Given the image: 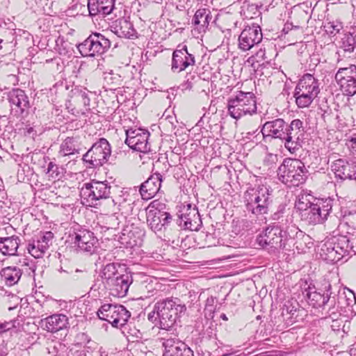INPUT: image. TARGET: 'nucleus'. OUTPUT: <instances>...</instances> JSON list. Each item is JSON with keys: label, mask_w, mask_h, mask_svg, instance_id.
<instances>
[{"label": "nucleus", "mask_w": 356, "mask_h": 356, "mask_svg": "<svg viewBox=\"0 0 356 356\" xmlns=\"http://www.w3.org/2000/svg\"><path fill=\"white\" fill-rule=\"evenodd\" d=\"M348 225L341 222L335 234L318 246L317 253L327 263H337L346 256L356 254V236L348 231Z\"/></svg>", "instance_id": "1"}, {"label": "nucleus", "mask_w": 356, "mask_h": 356, "mask_svg": "<svg viewBox=\"0 0 356 356\" xmlns=\"http://www.w3.org/2000/svg\"><path fill=\"white\" fill-rule=\"evenodd\" d=\"M186 311V306L180 299L171 297L158 301L154 305L153 313L156 314L159 327L168 330Z\"/></svg>", "instance_id": "2"}, {"label": "nucleus", "mask_w": 356, "mask_h": 356, "mask_svg": "<svg viewBox=\"0 0 356 356\" xmlns=\"http://www.w3.org/2000/svg\"><path fill=\"white\" fill-rule=\"evenodd\" d=\"M288 226L286 227L281 225L272 224L269 225L264 231L260 234L257 241L259 245L269 252H278L280 250H286L288 239Z\"/></svg>", "instance_id": "3"}, {"label": "nucleus", "mask_w": 356, "mask_h": 356, "mask_svg": "<svg viewBox=\"0 0 356 356\" xmlns=\"http://www.w3.org/2000/svg\"><path fill=\"white\" fill-rule=\"evenodd\" d=\"M307 173L305 164L299 159H286L277 169L279 180L289 186L303 184Z\"/></svg>", "instance_id": "4"}, {"label": "nucleus", "mask_w": 356, "mask_h": 356, "mask_svg": "<svg viewBox=\"0 0 356 356\" xmlns=\"http://www.w3.org/2000/svg\"><path fill=\"white\" fill-rule=\"evenodd\" d=\"M227 111L229 115L234 119L257 113L256 97L252 92L239 91L227 101Z\"/></svg>", "instance_id": "5"}, {"label": "nucleus", "mask_w": 356, "mask_h": 356, "mask_svg": "<svg viewBox=\"0 0 356 356\" xmlns=\"http://www.w3.org/2000/svg\"><path fill=\"white\" fill-rule=\"evenodd\" d=\"M146 216L147 225L156 234L165 230L172 221L165 204L159 200L150 202L146 209Z\"/></svg>", "instance_id": "6"}, {"label": "nucleus", "mask_w": 356, "mask_h": 356, "mask_svg": "<svg viewBox=\"0 0 356 356\" xmlns=\"http://www.w3.org/2000/svg\"><path fill=\"white\" fill-rule=\"evenodd\" d=\"M110 193L111 186L106 181L92 180L83 185L80 196L83 204L92 207L97 205L100 200L108 199Z\"/></svg>", "instance_id": "7"}, {"label": "nucleus", "mask_w": 356, "mask_h": 356, "mask_svg": "<svg viewBox=\"0 0 356 356\" xmlns=\"http://www.w3.org/2000/svg\"><path fill=\"white\" fill-rule=\"evenodd\" d=\"M111 154V149L108 141L100 138L83 154V161L88 164V168H97L106 163Z\"/></svg>", "instance_id": "8"}, {"label": "nucleus", "mask_w": 356, "mask_h": 356, "mask_svg": "<svg viewBox=\"0 0 356 356\" xmlns=\"http://www.w3.org/2000/svg\"><path fill=\"white\" fill-rule=\"evenodd\" d=\"M99 319L111 323L113 327L120 328L128 322L131 313L123 305L104 304L98 309Z\"/></svg>", "instance_id": "9"}, {"label": "nucleus", "mask_w": 356, "mask_h": 356, "mask_svg": "<svg viewBox=\"0 0 356 356\" xmlns=\"http://www.w3.org/2000/svg\"><path fill=\"white\" fill-rule=\"evenodd\" d=\"M111 47V41L99 33L90 34L77 48L82 56H95L102 54Z\"/></svg>", "instance_id": "10"}, {"label": "nucleus", "mask_w": 356, "mask_h": 356, "mask_svg": "<svg viewBox=\"0 0 356 356\" xmlns=\"http://www.w3.org/2000/svg\"><path fill=\"white\" fill-rule=\"evenodd\" d=\"M285 127V136L283 140L284 146L291 153H295L301 147L303 140L305 135L303 122L299 119H295L290 124L286 123Z\"/></svg>", "instance_id": "11"}, {"label": "nucleus", "mask_w": 356, "mask_h": 356, "mask_svg": "<svg viewBox=\"0 0 356 356\" xmlns=\"http://www.w3.org/2000/svg\"><path fill=\"white\" fill-rule=\"evenodd\" d=\"M10 113L19 118H24L30 108L29 99L25 92L19 88H14L8 94Z\"/></svg>", "instance_id": "12"}, {"label": "nucleus", "mask_w": 356, "mask_h": 356, "mask_svg": "<svg viewBox=\"0 0 356 356\" xmlns=\"http://www.w3.org/2000/svg\"><path fill=\"white\" fill-rule=\"evenodd\" d=\"M149 136V133L147 130L130 128L126 130L125 143L135 151L147 153L151 149Z\"/></svg>", "instance_id": "13"}, {"label": "nucleus", "mask_w": 356, "mask_h": 356, "mask_svg": "<svg viewBox=\"0 0 356 356\" xmlns=\"http://www.w3.org/2000/svg\"><path fill=\"white\" fill-rule=\"evenodd\" d=\"M179 225L181 228L191 231H197L202 226V220L196 207L191 204L184 205L178 213Z\"/></svg>", "instance_id": "14"}, {"label": "nucleus", "mask_w": 356, "mask_h": 356, "mask_svg": "<svg viewBox=\"0 0 356 356\" xmlns=\"http://www.w3.org/2000/svg\"><path fill=\"white\" fill-rule=\"evenodd\" d=\"M287 234L288 239L291 241L290 244L287 242L286 250L288 251L293 250L296 248L298 251L304 252L312 244L310 236L294 225H288Z\"/></svg>", "instance_id": "15"}, {"label": "nucleus", "mask_w": 356, "mask_h": 356, "mask_svg": "<svg viewBox=\"0 0 356 356\" xmlns=\"http://www.w3.org/2000/svg\"><path fill=\"white\" fill-rule=\"evenodd\" d=\"M262 33L259 26L253 24L246 26L238 37V48L242 51H248L262 40Z\"/></svg>", "instance_id": "16"}, {"label": "nucleus", "mask_w": 356, "mask_h": 356, "mask_svg": "<svg viewBox=\"0 0 356 356\" xmlns=\"http://www.w3.org/2000/svg\"><path fill=\"white\" fill-rule=\"evenodd\" d=\"M195 64V56L188 51L187 47L183 46L181 49H177L173 51L171 70L174 73H179Z\"/></svg>", "instance_id": "17"}, {"label": "nucleus", "mask_w": 356, "mask_h": 356, "mask_svg": "<svg viewBox=\"0 0 356 356\" xmlns=\"http://www.w3.org/2000/svg\"><path fill=\"white\" fill-rule=\"evenodd\" d=\"M133 282L131 273L119 274L115 279L110 280L104 288L110 291V294L118 298L124 297L129 291L130 285Z\"/></svg>", "instance_id": "18"}, {"label": "nucleus", "mask_w": 356, "mask_h": 356, "mask_svg": "<svg viewBox=\"0 0 356 356\" xmlns=\"http://www.w3.org/2000/svg\"><path fill=\"white\" fill-rule=\"evenodd\" d=\"M54 236L51 232H45L37 239L30 241L27 246L29 253L35 258L42 257L52 244Z\"/></svg>", "instance_id": "19"}, {"label": "nucleus", "mask_w": 356, "mask_h": 356, "mask_svg": "<svg viewBox=\"0 0 356 356\" xmlns=\"http://www.w3.org/2000/svg\"><path fill=\"white\" fill-rule=\"evenodd\" d=\"M335 177L342 180H355L356 182V163L344 159L334 161L331 165Z\"/></svg>", "instance_id": "20"}, {"label": "nucleus", "mask_w": 356, "mask_h": 356, "mask_svg": "<svg viewBox=\"0 0 356 356\" xmlns=\"http://www.w3.org/2000/svg\"><path fill=\"white\" fill-rule=\"evenodd\" d=\"M165 348L163 356H194L193 351L183 341L177 338L163 339Z\"/></svg>", "instance_id": "21"}, {"label": "nucleus", "mask_w": 356, "mask_h": 356, "mask_svg": "<svg viewBox=\"0 0 356 356\" xmlns=\"http://www.w3.org/2000/svg\"><path fill=\"white\" fill-rule=\"evenodd\" d=\"M286 122L282 118L266 122L261 130L265 140L280 139L283 142L284 138V131L286 130Z\"/></svg>", "instance_id": "22"}, {"label": "nucleus", "mask_w": 356, "mask_h": 356, "mask_svg": "<svg viewBox=\"0 0 356 356\" xmlns=\"http://www.w3.org/2000/svg\"><path fill=\"white\" fill-rule=\"evenodd\" d=\"M68 324V318L63 314H54L40 321V327L51 333H56L67 328Z\"/></svg>", "instance_id": "23"}, {"label": "nucleus", "mask_w": 356, "mask_h": 356, "mask_svg": "<svg viewBox=\"0 0 356 356\" xmlns=\"http://www.w3.org/2000/svg\"><path fill=\"white\" fill-rule=\"evenodd\" d=\"M162 176L159 173L152 175L140 188V193L143 200H149L159 191L161 186Z\"/></svg>", "instance_id": "24"}, {"label": "nucleus", "mask_w": 356, "mask_h": 356, "mask_svg": "<svg viewBox=\"0 0 356 356\" xmlns=\"http://www.w3.org/2000/svg\"><path fill=\"white\" fill-rule=\"evenodd\" d=\"M308 304L314 308L323 307L330 300V295L323 291H317L314 286H308L302 291Z\"/></svg>", "instance_id": "25"}, {"label": "nucleus", "mask_w": 356, "mask_h": 356, "mask_svg": "<svg viewBox=\"0 0 356 356\" xmlns=\"http://www.w3.org/2000/svg\"><path fill=\"white\" fill-rule=\"evenodd\" d=\"M118 267L119 266L115 263H109L104 266L99 272L101 281L97 280L90 289L96 291L101 289L102 286L104 288L110 283V280H113L120 274Z\"/></svg>", "instance_id": "26"}, {"label": "nucleus", "mask_w": 356, "mask_h": 356, "mask_svg": "<svg viewBox=\"0 0 356 356\" xmlns=\"http://www.w3.org/2000/svg\"><path fill=\"white\" fill-rule=\"evenodd\" d=\"M73 243L81 251L91 252L93 250L96 239L92 232L86 229L80 230L75 233Z\"/></svg>", "instance_id": "27"}, {"label": "nucleus", "mask_w": 356, "mask_h": 356, "mask_svg": "<svg viewBox=\"0 0 356 356\" xmlns=\"http://www.w3.org/2000/svg\"><path fill=\"white\" fill-rule=\"evenodd\" d=\"M266 187L265 185H258L255 187H250L245 191L243 194V200L248 212L252 214L254 207H256L259 201L261 195H264Z\"/></svg>", "instance_id": "28"}, {"label": "nucleus", "mask_w": 356, "mask_h": 356, "mask_svg": "<svg viewBox=\"0 0 356 356\" xmlns=\"http://www.w3.org/2000/svg\"><path fill=\"white\" fill-rule=\"evenodd\" d=\"M115 0H88V8L91 16L110 14L114 8Z\"/></svg>", "instance_id": "29"}, {"label": "nucleus", "mask_w": 356, "mask_h": 356, "mask_svg": "<svg viewBox=\"0 0 356 356\" xmlns=\"http://www.w3.org/2000/svg\"><path fill=\"white\" fill-rule=\"evenodd\" d=\"M81 150V145L78 138L67 137L60 144L58 156L59 158L70 157L71 156L79 154Z\"/></svg>", "instance_id": "30"}, {"label": "nucleus", "mask_w": 356, "mask_h": 356, "mask_svg": "<svg viewBox=\"0 0 356 356\" xmlns=\"http://www.w3.org/2000/svg\"><path fill=\"white\" fill-rule=\"evenodd\" d=\"M211 19L212 15L209 10L198 9L193 16L192 24L198 33H205Z\"/></svg>", "instance_id": "31"}, {"label": "nucleus", "mask_w": 356, "mask_h": 356, "mask_svg": "<svg viewBox=\"0 0 356 356\" xmlns=\"http://www.w3.org/2000/svg\"><path fill=\"white\" fill-rule=\"evenodd\" d=\"M21 240L19 236L13 235L0 238V252L6 256L17 255Z\"/></svg>", "instance_id": "32"}, {"label": "nucleus", "mask_w": 356, "mask_h": 356, "mask_svg": "<svg viewBox=\"0 0 356 356\" xmlns=\"http://www.w3.org/2000/svg\"><path fill=\"white\" fill-rule=\"evenodd\" d=\"M273 202L272 199V191L270 190L269 187L266 186L264 195H261L259 201L257 204L256 207H254V212L252 215L256 217L267 214L269 211V207Z\"/></svg>", "instance_id": "33"}, {"label": "nucleus", "mask_w": 356, "mask_h": 356, "mask_svg": "<svg viewBox=\"0 0 356 356\" xmlns=\"http://www.w3.org/2000/svg\"><path fill=\"white\" fill-rule=\"evenodd\" d=\"M300 90L316 96L320 92L319 83L318 80L312 74H305L298 81L297 86Z\"/></svg>", "instance_id": "34"}, {"label": "nucleus", "mask_w": 356, "mask_h": 356, "mask_svg": "<svg viewBox=\"0 0 356 356\" xmlns=\"http://www.w3.org/2000/svg\"><path fill=\"white\" fill-rule=\"evenodd\" d=\"M333 206V200L330 198L317 199L314 200V210L319 216V224L323 223L330 215Z\"/></svg>", "instance_id": "35"}, {"label": "nucleus", "mask_w": 356, "mask_h": 356, "mask_svg": "<svg viewBox=\"0 0 356 356\" xmlns=\"http://www.w3.org/2000/svg\"><path fill=\"white\" fill-rule=\"evenodd\" d=\"M289 17L291 19V24L296 28H299L301 25L308 22L311 15L303 6H296L291 9Z\"/></svg>", "instance_id": "36"}, {"label": "nucleus", "mask_w": 356, "mask_h": 356, "mask_svg": "<svg viewBox=\"0 0 356 356\" xmlns=\"http://www.w3.org/2000/svg\"><path fill=\"white\" fill-rule=\"evenodd\" d=\"M0 275L3 279L6 285L12 286L19 282L22 273L19 267L8 266L1 270Z\"/></svg>", "instance_id": "37"}, {"label": "nucleus", "mask_w": 356, "mask_h": 356, "mask_svg": "<svg viewBox=\"0 0 356 356\" xmlns=\"http://www.w3.org/2000/svg\"><path fill=\"white\" fill-rule=\"evenodd\" d=\"M356 79V66L350 65L346 67H341L335 74V79L340 86V89L344 86L348 81Z\"/></svg>", "instance_id": "38"}, {"label": "nucleus", "mask_w": 356, "mask_h": 356, "mask_svg": "<svg viewBox=\"0 0 356 356\" xmlns=\"http://www.w3.org/2000/svg\"><path fill=\"white\" fill-rule=\"evenodd\" d=\"M115 32L120 37L130 38L135 35L132 24L127 19H120L115 26Z\"/></svg>", "instance_id": "39"}, {"label": "nucleus", "mask_w": 356, "mask_h": 356, "mask_svg": "<svg viewBox=\"0 0 356 356\" xmlns=\"http://www.w3.org/2000/svg\"><path fill=\"white\" fill-rule=\"evenodd\" d=\"M317 96L305 92L298 87H296L294 97L296 103L299 108H306L310 106Z\"/></svg>", "instance_id": "40"}, {"label": "nucleus", "mask_w": 356, "mask_h": 356, "mask_svg": "<svg viewBox=\"0 0 356 356\" xmlns=\"http://www.w3.org/2000/svg\"><path fill=\"white\" fill-rule=\"evenodd\" d=\"M129 341H138L143 338V333L131 323H126L120 327Z\"/></svg>", "instance_id": "41"}, {"label": "nucleus", "mask_w": 356, "mask_h": 356, "mask_svg": "<svg viewBox=\"0 0 356 356\" xmlns=\"http://www.w3.org/2000/svg\"><path fill=\"white\" fill-rule=\"evenodd\" d=\"M297 305H293L290 302H287L284 305L282 308V316L287 326L292 325L296 319Z\"/></svg>", "instance_id": "42"}, {"label": "nucleus", "mask_w": 356, "mask_h": 356, "mask_svg": "<svg viewBox=\"0 0 356 356\" xmlns=\"http://www.w3.org/2000/svg\"><path fill=\"white\" fill-rule=\"evenodd\" d=\"M22 325L18 318L0 323V337H1L4 333L13 329H20Z\"/></svg>", "instance_id": "43"}, {"label": "nucleus", "mask_w": 356, "mask_h": 356, "mask_svg": "<svg viewBox=\"0 0 356 356\" xmlns=\"http://www.w3.org/2000/svg\"><path fill=\"white\" fill-rule=\"evenodd\" d=\"M314 210V202L313 205H310V208L305 211V213H302V220L306 221L307 223L311 225H317L319 224L320 217L316 215V213Z\"/></svg>", "instance_id": "44"}, {"label": "nucleus", "mask_w": 356, "mask_h": 356, "mask_svg": "<svg viewBox=\"0 0 356 356\" xmlns=\"http://www.w3.org/2000/svg\"><path fill=\"white\" fill-rule=\"evenodd\" d=\"M129 194L127 191H120V193L111 200V202L114 207L118 210H121L124 204L127 202Z\"/></svg>", "instance_id": "45"}, {"label": "nucleus", "mask_w": 356, "mask_h": 356, "mask_svg": "<svg viewBox=\"0 0 356 356\" xmlns=\"http://www.w3.org/2000/svg\"><path fill=\"white\" fill-rule=\"evenodd\" d=\"M341 48L347 52H353L356 48V43L354 38L348 32L341 40Z\"/></svg>", "instance_id": "46"}, {"label": "nucleus", "mask_w": 356, "mask_h": 356, "mask_svg": "<svg viewBox=\"0 0 356 356\" xmlns=\"http://www.w3.org/2000/svg\"><path fill=\"white\" fill-rule=\"evenodd\" d=\"M313 203L308 200L307 195H302L299 197L295 204V207L300 212L301 218L302 213H305V211H307L310 208V205H313Z\"/></svg>", "instance_id": "47"}, {"label": "nucleus", "mask_w": 356, "mask_h": 356, "mask_svg": "<svg viewBox=\"0 0 356 356\" xmlns=\"http://www.w3.org/2000/svg\"><path fill=\"white\" fill-rule=\"evenodd\" d=\"M286 204H280L277 208L276 211H275L271 215V219L275 221H278L279 222H283L284 220L287 221L286 219H284L286 216Z\"/></svg>", "instance_id": "48"}, {"label": "nucleus", "mask_w": 356, "mask_h": 356, "mask_svg": "<svg viewBox=\"0 0 356 356\" xmlns=\"http://www.w3.org/2000/svg\"><path fill=\"white\" fill-rule=\"evenodd\" d=\"M104 80L108 86H110V89L112 90L115 89L114 88L119 84V82L120 81V76L118 74L108 73L105 74Z\"/></svg>", "instance_id": "49"}, {"label": "nucleus", "mask_w": 356, "mask_h": 356, "mask_svg": "<svg viewBox=\"0 0 356 356\" xmlns=\"http://www.w3.org/2000/svg\"><path fill=\"white\" fill-rule=\"evenodd\" d=\"M343 93L348 96H353L356 94V78L348 82L341 88Z\"/></svg>", "instance_id": "50"}, {"label": "nucleus", "mask_w": 356, "mask_h": 356, "mask_svg": "<svg viewBox=\"0 0 356 356\" xmlns=\"http://www.w3.org/2000/svg\"><path fill=\"white\" fill-rule=\"evenodd\" d=\"M74 278L80 280L83 284H88L92 278L91 273L86 270H76Z\"/></svg>", "instance_id": "51"}, {"label": "nucleus", "mask_w": 356, "mask_h": 356, "mask_svg": "<svg viewBox=\"0 0 356 356\" xmlns=\"http://www.w3.org/2000/svg\"><path fill=\"white\" fill-rule=\"evenodd\" d=\"M215 302H216V299L213 297H210L207 299L204 311L207 313H209V316H211V314H213L214 313Z\"/></svg>", "instance_id": "52"}, {"label": "nucleus", "mask_w": 356, "mask_h": 356, "mask_svg": "<svg viewBox=\"0 0 356 356\" xmlns=\"http://www.w3.org/2000/svg\"><path fill=\"white\" fill-rule=\"evenodd\" d=\"M346 145L352 154L356 157V133L353 134L350 138L347 140Z\"/></svg>", "instance_id": "53"}, {"label": "nucleus", "mask_w": 356, "mask_h": 356, "mask_svg": "<svg viewBox=\"0 0 356 356\" xmlns=\"http://www.w3.org/2000/svg\"><path fill=\"white\" fill-rule=\"evenodd\" d=\"M77 97L84 106H88L90 105V99L86 92L80 90L78 92Z\"/></svg>", "instance_id": "54"}, {"label": "nucleus", "mask_w": 356, "mask_h": 356, "mask_svg": "<svg viewBox=\"0 0 356 356\" xmlns=\"http://www.w3.org/2000/svg\"><path fill=\"white\" fill-rule=\"evenodd\" d=\"M47 172L50 174L51 177L55 175V177H57L59 174L58 165L53 162H49L47 166Z\"/></svg>", "instance_id": "55"}, {"label": "nucleus", "mask_w": 356, "mask_h": 356, "mask_svg": "<svg viewBox=\"0 0 356 356\" xmlns=\"http://www.w3.org/2000/svg\"><path fill=\"white\" fill-rule=\"evenodd\" d=\"M108 220L110 222H113V224H110L111 227H109L108 229L109 228L116 229V227L115 226V225H118V224H119V222H118V218L115 216H111L108 217Z\"/></svg>", "instance_id": "56"}, {"label": "nucleus", "mask_w": 356, "mask_h": 356, "mask_svg": "<svg viewBox=\"0 0 356 356\" xmlns=\"http://www.w3.org/2000/svg\"><path fill=\"white\" fill-rule=\"evenodd\" d=\"M256 56L258 57V58H261L262 60H265L266 59V56H265V51H264V50L261 49L259 51H258L256 53Z\"/></svg>", "instance_id": "57"}, {"label": "nucleus", "mask_w": 356, "mask_h": 356, "mask_svg": "<svg viewBox=\"0 0 356 356\" xmlns=\"http://www.w3.org/2000/svg\"><path fill=\"white\" fill-rule=\"evenodd\" d=\"M74 356H86V351L85 350H79L74 352Z\"/></svg>", "instance_id": "58"}, {"label": "nucleus", "mask_w": 356, "mask_h": 356, "mask_svg": "<svg viewBox=\"0 0 356 356\" xmlns=\"http://www.w3.org/2000/svg\"><path fill=\"white\" fill-rule=\"evenodd\" d=\"M19 264L22 266H29V259L27 258H22L19 260Z\"/></svg>", "instance_id": "59"}, {"label": "nucleus", "mask_w": 356, "mask_h": 356, "mask_svg": "<svg viewBox=\"0 0 356 356\" xmlns=\"http://www.w3.org/2000/svg\"><path fill=\"white\" fill-rule=\"evenodd\" d=\"M220 318H221L222 320H224V321H227V320H228V318H227V316H226L225 314H222L220 315Z\"/></svg>", "instance_id": "60"}, {"label": "nucleus", "mask_w": 356, "mask_h": 356, "mask_svg": "<svg viewBox=\"0 0 356 356\" xmlns=\"http://www.w3.org/2000/svg\"><path fill=\"white\" fill-rule=\"evenodd\" d=\"M33 131H34V130H33V127H29V128H28V129H27V133H28L29 134H31V133H33Z\"/></svg>", "instance_id": "61"}, {"label": "nucleus", "mask_w": 356, "mask_h": 356, "mask_svg": "<svg viewBox=\"0 0 356 356\" xmlns=\"http://www.w3.org/2000/svg\"><path fill=\"white\" fill-rule=\"evenodd\" d=\"M353 298H354V300H350V302H348V305H351L352 303H355V301H356V300H355V294H354V293H353Z\"/></svg>", "instance_id": "62"}, {"label": "nucleus", "mask_w": 356, "mask_h": 356, "mask_svg": "<svg viewBox=\"0 0 356 356\" xmlns=\"http://www.w3.org/2000/svg\"><path fill=\"white\" fill-rule=\"evenodd\" d=\"M154 314L153 313V312H151V313H149V314H148V319H149V320L152 319V318L154 317Z\"/></svg>", "instance_id": "63"}, {"label": "nucleus", "mask_w": 356, "mask_h": 356, "mask_svg": "<svg viewBox=\"0 0 356 356\" xmlns=\"http://www.w3.org/2000/svg\"><path fill=\"white\" fill-rule=\"evenodd\" d=\"M269 157H270V159H272V160L273 161V160H274V159H276V157H277V156H276V155L270 154V155L269 156Z\"/></svg>", "instance_id": "64"}]
</instances>
